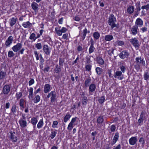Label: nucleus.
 <instances>
[{
  "label": "nucleus",
  "instance_id": "f257e3e1",
  "mask_svg": "<svg viewBox=\"0 0 149 149\" xmlns=\"http://www.w3.org/2000/svg\"><path fill=\"white\" fill-rule=\"evenodd\" d=\"M116 22V19L114 15L112 14H110L108 18V24L110 26L111 29L114 28H118L117 24L115 23Z\"/></svg>",
  "mask_w": 149,
  "mask_h": 149
},
{
  "label": "nucleus",
  "instance_id": "f03ea898",
  "mask_svg": "<svg viewBox=\"0 0 149 149\" xmlns=\"http://www.w3.org/2000/svg\"><path fill=\"white\" fill-rule=\"evenodd\" d=\"M19 123L21 127L24 128L27 126V122L25 114H22V117L19 120Z\"/></svg>",
  "mask_w": 149,
  "mask_h": 149
},
{
  "label": "nucleus",
  "instance_id": "7ed1b4c3",
  "mask_svg": "<svg viewBox=\"0 0 149 149\" xmlns=\"http://www.w3.org/2000/svg\"><path fill=\"white\" fill-rule=\"evenodd\" d=\"M120 58L124 59L127 58L130 56V53L127 50H123L118 55Z\"/></svg>",
  "mask_w": 149,
  "mask_h": 149
},
{
  "label": "nucleus",
  "instance_id": "20e7f679",
  "mask_svg": "<svg viewBox=\"0 0 149 149\" xmlns=\"http://www.w3.org/2000/svg\"><path fill=\"white\" fill-rule=\"evenodd\" d=\"M130 41L136 48L138 49L140 45L139 44V42L137 38H132L130 39Z\"/></svg>",
  "mask_w": 149,
  "mask_h": 149
},
{
  "label": "nucleus",
  "instance_id": "39448f33",
  "mask_svg": "<svg viewBox=\"0 0 149 149\" xmlns=\"http://www.w3.org/2000/svg\"><path fill=\"white\" fill-rule=\"evenodd\" d=\"M43 50L46 55H50L51 49L47 45H45L43 46Z\"/></svg>",
  "mask_w": 149,
  "mask_h": 149
},
{
  "label": "nucleus",
  "instance_id": "423d86ee",
  "mask_svg": "<svg viewBox=\"0 0 149 149\" xmlns=\"http://www.w3.org/2000/svg\"><path fill=\"white\" fill-rule=\"evenodd\" d=\"M135 63L136 64L140 65V64L141 63L143 66L145 65V62L143 58H141V57H136L135 58Z\"/></svg>",
  "mask_w": 149,
  "mask_h": 149
},
{
  "label": "nucleus",
  "instance_id": "0eeeda50",
  "mask_svg": "<svg viewBox=\"0 0 149 149\" xmlns=\"http://www.w3.org/2000/svg\"><path fill=\"white\" fill-rule=\"evenodd\" d=\"M22 47V45L21 43H17L12 48L13 51L15 52H17L21 49Z\"/></svg>",
  "mask_w": 149,
  "mask_h": 149
},
{
  "label": "nucleus",
  "instance_id": "6e6552de",
  "mask_svg": "<svg viewBox=\"0 0 149 149\" xmlns=\"http://www.w3.org/2000/svg\"><path fill=\"white\" fill-rule=\"evenodd\" d=\"M10 87L9 85H5L3 88L2 92L4 94H7L10 91Z\"/></svg>",
  "mask_w": 149,
  "mask_h": 149
},
{
  "label": "nucleus",
  "instance_id": "1a4fd4ad",
  "mask_svg": "<svg viewBox=\"0 0 149 149\" xmlns=\"http://www.w3.org/2000/svg\"><path fill=\"white\" fill-rule=\"evenodd\" d=\"M114 77L115 78H117L121 80L123 78V76L122 75V72L120 71H117L115 72Z\"/></svg>",
  "mask_w": 149,
  "mask_h": 149
},
{
  "label": "nucleus",
  "instance_id": "9d476101",
  "mask_svg": "<svg viewBox=\"0 0 149 149\" xmlns=\"http://www.w3.org/2000/svg\"><path fill=\"white\" fill-rule=\"evenodd\" d=\"M13 40V37L11 36H10L7 38L5 42V45L6 47H9L12 44Z\"/></svg>",
  "mask_w": 149,
  "mask_h": 149
},
{
  "label": "nucleus",
  "instance_id": "9b49d317",
  "mask_svg": "<svg viewBox=\"0 0 149 149\" xmlns=\"http://www.w3.org/2000/svg\"><path fill=\"white\" fill-rule=\"evenodd\" d=\"M145 113L143 111H142L140 116L139 118V119L138 120V122L139 123V125H141L143 124V123L145 117L144 115Z\"/></svg>",
  "mask_w": 149,
  "mask_h": 149
},
{
  "label": "nucleus",
  "instance_id": "f8f14e48",
  "mask_svg": "<svg viewBox=\"0 0 149 149\" xmlns=\"http://www.w3.org/2000/svg\"><path fill=\"white\" fill-rule=\"evenodd\" d=\"M137 142V138L136 136L132 137L129 139L130 144L131 145H135Z\"/></svg>",
  "mask_w": 149,
  "mask_h": 149
},
{
  "label": "nucleus",
  "instance_id": "ddd939ff",
  "mask_svg": "<svg viewBox=\"0 0 149 149\" xmlns=\"http://www.w3.org/2000/svg\"><path fill=\"white\" fill-rule=\"evenodd\" d=\"M51 96L50 99L51 102L52 103L55 100H56V92L54 91H52L51 92Z\"/></svg>",
  "mask_w": 149,
  "mask_h": 149
},
{
  "label": "nucleus",
  "instance_id": "4468645a",
  "mask_svg": "<svg viewBox=\"0 0 149 149\" xmlns=\"http://www.w3.org/2000/svg\"><path fill=\"white\" fill-rule=\"evenodd\" d=\"M10 133V139L12 140V141L14 142L17 141V138L15 132H14L11 131Z\"/></svg>",
  "mask_w": 149,
  "mask_h": 149
},
{
  "label": "nucleus",
  "instance_id": "2eb2a0df",
  "mask_svg": "<svg viewBox=\"0 0 149 149\" xmlns=\"http://www.w3.org/2000/svg\"><path fill=\"white\" fill-rule=\"evenodd\" d=\"M135 25L137 26V27H141L143 24V22L142 20L140 18H138L135 22Z\"/></svg>",
  "mask_w": 149,
  "mask_h": 149
},
{
  "label": "nucleus",
  "instance_id": "dca6fc26",
  "mask_svg": "<svg viewBox=\"0 0 149 149\" xmlns=\"http://www.w3.org/2000/svg\"><path fill=\"white\" fill-rule=\"evenodd\" d=\"M89 93L92 95V93L94 92L96 88V85L95 84H92L89 86Z\"/></svg>",
  "mask_w": 149,
  "mask_h": 149
},
{
  "label": "nucleus",
  "instance_id": "f3484780",
  "mask_svg": "<svg viewBox=\"0 0 149 149\" xmlns=\"http://www.w3.org/2000/svg\"><path fill=\"white\" fill-rule=\"evenodd\" d=\"M31 6L34 10L36 12L38 10V5L36 3L33 2L31 3Z\"/></svg>",
  "mask_w": 149,
  "mask_h": 149
},
{
  "label": "nucleus",
  "instance_id": "a211bd4d",
  "mask_svg": "<svg viewBox=\"0 0 149 149\" xmlns=\"http://www.w3.org/2000/svg\"><path fill=\"white\" fill-rule=\"evenodd\" d=\"M138 29V27L137 26L135 25L133 26L131 30V33L134 35H136L137 33V30Z\"/></svg>",
  "mask_w": 149,
  "mask_h": 149
},
{
  "label": "nucleus",
  "instance_id": "6ab92c4d",
  "mask_svg": "<svg viewBox=\"0 0 149 149\" xmlns=\"http://www.w3.org/2000/svg\"><path fill=\"white\" fill-rule=\"evenodd\" d=\"M96 61L97 63L99 65H102L104 63V61L103 59L100 57H96Z\"/></svg>",
  "mask_w": 149,
  "mask_h": 149
},
{
  "label": "nucleus",
  "instance_id": "aec40b11",
  "mask_svg": "<svg viewBox=\"0 0 149 149\" xmlns=\"http://www.w3.org/2000/svg\"><path fill=\"white\" fill-rule=\"evenodd\" d=\"M31 123L33 125V127L35 129L36 127V125L38 122L37 118L36 117L32 118L31 120Z\"/></svg>",
  "mask_w": 149,
  "mask_h": 149
},
{
  "label": "nucleus",
  "instance_id": "412c9836",
  "mask_svg": "<svg viewBox=\"0 0 149 149\" xmlns=\"http://www.w3.org/2000/svg\"><path fill=\"white\" fill-rule=\"evenodd\" d=\"M51 86L49 84H46L44 86V92L45 93H46L50 91Z\"/></svg>",
  "mask_w": 149,
  "mask_h": 149
},
{
  "label": "nucleus",
  "instance_id": "4be33fe9",
  "mask_svg": "<svg viewBox=\"0 0 149 149\" xmlns=\"http://www.w3.org/2000/svg\"><path fill=\"white\" fill-rule=\"evenodd\" d=\"M17 19V18L12 17L10 19V25L11 26H13L16 23Z\"/></svg>",
  "mask_w": 149,
  "mask_h": 149
},
{
  "label": "nucleus",
  "instance_id": "5701e85b",
  "mask_svg": "<svg viewBox=\"0 0 149 149\" xmlns=\"http://www.w3.org/2000/svg\"><path fill=\"white\" fill-rule=\"evenodd\" d=\"M61 66L57 64L54 69V71H55L56 73H58L61 72Z\"/></svg>",
  "mask_w": 149,
  "mask_h": 149
},
{
  "label": "nucleus",
  "instance_id": "b1692460",
  "mask_svg": "<svg viewBox=\"0 0 149 149\" xmlns=\"http://www.w3.org/2000/svg\"><path fill=\"white\" fill-rule=\"evenodd\" d=\"M134 7L132 6H129L127 9V13L130 14L132 13L134 11Z\"/></svg>",
  "mask_w": 149,
  "mask_h": 149
},
{
  "label": "nucleus",
  "instance_id": "393cba45",
  "mask_svg": "<svg viewBox=\"0 0 149 149\" xmlns=\"http://www.w3.org/2000/svg\"><path fill=\"white\" fill-rule=\"evenodd\" d=\"M113 36L110 35H107L105 36L104 39L106 41H110L113 40Z\"/></svg>",
  "mask_w": 149,
  "mask_h": 149
},
{
  "label": "nucleus",
  "instance_id": "a878e982",
  "mask_svg": "<svg viewBox=\"0 0 149 149\" xmlns=\"http://www.w3.org/2000/svg\"><path fill=\"white\" fill-rule=\"evenodd\" d=\"M91 81V78L89 77L88 78H87L86 80H85L84 82V85L86 87H88L89 86V84L90 83Z\"/></svg>",
  "mask_w": 149,
  "mask_h": 149
},
{
  "label": "nucleus",
  "instance_id": "bb28decb",
  "mask_svg": "<svg viewBox=\"0 0 149 149\" xmlns=\"http://www.w3.org/2000/svg\"><path fill=\"white\" fill-rule=\"evenodd\" d=\"M87 33V29L85 28L83 30L81 36L83 40H84L85 39Z\"/></svg>",
  "mask_w": 149,
  "mask_h": 149
},
{
  "label": "nucleus",
  "instance_id": "cd10ccee",
  "mask_svg": "<svg viewBox=\"0 0 149 149\" xmlns=\"http://www.w3.org/2000/svg\"><path fill=\"white\" fill-rule=\"evenodd\" d=\"M44 122L42 119H40L37 125V127L38 129L41 128L43 126Z\"/></svg>",
  "mask_w": 149,
  "mask_h": 149
},
{
  "label": "nucleus",
  "instance_id": "c85d7f7f",
  "mask_svg": "<svg viewBox=\"0 0 149 149\" xmlns=\"http://www.w3.org/2000/svg\"><path fill=\"white\" fill-rule=\"evenodd\" d=\"M93 36L95 39L97 40L100 37V35L99 32H96L93 33Z\"/></svg>",
  "mask_w": 149,
  "mask_h": 149
},
{
  "label": "nucleus",
  "instance_id": "c756f323",
  "mask_svg": "<svg viewBox=\"0 0 149 149\" xmlns=\"http://www.w3.org/2000/svg\"><path fill=\"white\" fill-rule=\"evenodd\" d=\"M33 89L32 87H30L29 89V95L28 97L29 99H32L33 97Z\"/></svg>",
  "mask_w": 149,
  "mask_h": 149
},
{
  "label": "nucleus",
  "instance_id": "7c9ffc66",
  "mask_svg": "<svg viewBox=\"0 0 149 149\" xmlns=\"http://www.w3.org/2000/svg\"><path fill=\"white\" fill-rule=\"evenodd\" d=\"M88 102V99L87 98L86 96H84L82 98V104L83 105L85 106L86 105Z\"/></svg>",
  "mask_w": 149,
  "mask_h": 149
},
{
  "label": "nucleus",
  "instance_id": "2f4dec72",
  "mask_svg": "<svg viewBox=\"0 0 149 149\" xmlns=\"http://www.w3.org/2000/svg\"><path fill=\"white\" fill-rule=\"evenodd\" d=\"M71 116L69 113H68L65 116L64 118V121L65 123H66L67 121L69 119Z\"/></svg>",
  "mask_w": 149,
  "mask_h": 149
},
{
  "label": "nucleus",
  "instance_id": "473e14b6",
  "mask_svg": "<svg viewBox=\"0 0 149 149\" xmlns=\"http://www.w3.org/2000/svg\"><path fill=\"white\" fill-rule=\"evenodd\" d=\"M104 121L103 116H100L97 119V123L98 124L102 123Z\"/></svg>",
  "mask_w": 149,
  "mask_h": 149
},
{
  "label": "nucleus",
  "instance_id": "72a5a7b5",
  "mask_svg": "<svg viewBox=\"0 0 149 149\" xmlns=\"http://www.w3.org/2000/svg\"><path fill=\"white\" fill-rule=\"evenodd\" d=\"M6 73L5 72L1 71L0 72V80L3 79L5 78Z\"/></svg>",
  "mask_w": 149,
  "mask_h": 149
},
{
  "label": "nucleus",
  "instance_id": "f704fd0d",
  "mask_svg": "<svg viewBox=\"0 0 149 149\" xmlns=\"http://www.w3.org/2000/svg\"><path fill=\"white\" fill-rule=\"evenodd\" d=\"M102 68L98 67L96 68L95 69L96 72L98 75L101 74L102 72Z\"/></svg>",
  "mask_w": 149,
  "mask_h": 149
},
{
  "label": "nucleus",
  "instance_id": "c9c22d12",
  "mask_svg": "<svg viewBox=\"0 0 149 149\" xmlns=\"http://www.w3.org/2000/svg\"><path fill=\"white\" fill-rule=\"evenodd\" d=\"M31 25V24L30 23L29 21L25 22L22 24V26L26 28H28L29 27L30 25Z\"/></svg>",
  "mask_w": 149,
  "mask_h": 149
},
{
  "label": "nucleus",
  "instance_id": "e433bc0d",
  "mask_svg": "<svg viewBox=\"0 0 149 149\" xmlns=\"http://www.w3.org/2000/svg\"><path fill=\"white\" fill-rule=\"evenodd\" d=\"M105 100V97L104 96H102L99 98L98 101L100 104L103 103Z\"/></svg>",
  "mask_w": 149,
  "mask_h": 149
},
{
  "label": "nucleus",
  "instance_id": "4c0bfd02",
  "mask_svg": "<svg viewBox=\"0 0 149 149\" xmlns=\"http://www.w3.org/2000/svg\"><path fill=\"white\" fill-rule=\"evenodd\" d=\"M40 100V97L39 95H37L33 99L34 102L35 103L38 102Z\"/></svg>",
  "mask_w": 149,
  "mask_h": 149
},
{
  "label": "nucleus",
  "instance_id": "58836bf2",
  "mask_svg": "<svg viewBox=\"0 0 149 149\" xmlns=\"http://www.w3.org/2000/svg\"><path fill=\"white\" fill-rule=\"evenodd\" d=\"M25 102L24 100L22 98L21 99L19 100V105L20 107L24 108V104Z\"/></svg>",
  "mask_w": 149,
  "mask_h": 149
},
{
  "label": "nucleus",
  "instance_id": "ea45409f",
  "mask_svg": "<svg viewBox=\"0 0 149 149\" xmlns=\"http://www.w3.org/2000/svg\"><path fill=\"white\" fill-rule=\"evenodd\" d=\"M29 39L31 40H32L33 41H35L36 39V34L34 33H32L30 35Z\"/></svg>",
  "mask_w": 149,
  "mask_h": 149
},
{
  "label": "nucleus",
  "instance_id": "a19ab883",
  "mask_svg": "<svg viewBox=\"0 0 149 149\" xmlns=\"http://www.w3.org/2000/svg\"><path fill=\"white\" fill-rule=\"evenodd\" d=\"M22 96V93L21 92L17 93L15 95L16 97L17 98V100H18Z\"/></svg>",
  "mask_w": 149,
  "mask_h": 149
},
{
  "label": "nucleus",
  "instance_id": "79ce46f5",
  "mask_svg": "<svg viewBox=\"0 0 149 149\" xmlns=\"http://www.w3.org/2000/svg\"><path fill=\"white\" fill-rule=\"evenodd\" d=\"M57 134L56 132L55 131H53L51 132L50 136V137L52 139H53L56 136Z\"/></svg>",
  "mask_w": 149,
  "mask_h": 149
},
{
  "label": "nucleus",
  "instance_id": "37998d69",
  "mask_svg": "<svg viewBox=\"0 0 149 149\" xmlns=\"http://www.w3.org/2000/svg\"><path fill=\"white\" fill-rule=\"evenodd\" d=\"M136 11H139L141 10L140 2L139 1L137 2V3H136Z\"/></svg>",
  "mask_w": 149,
  "mask_h": 149
},
{
  "label": "nucleus",
  "instance_id": "c03bdc74",
  "mask_svg": "<svg viewBox=\"0 0 149 149\" xmlns=\"http://www.w3.org/2000/svg\"><path fill=\"white\" fill-rule=\"evenodd\" d=\"M116 45L119 46H123L124 44V42L121 40H118L116 42Z\"/></svg>",
  "mask_w": 149,
  "mask_h": 149
},
{
  "label": "nucleus",
  "instance_id": "a18cd8bd",
  "mask_svg": "<svg viewBox=\"0 0 149 149\" xmlns=\"http://www.w3.org/2000/svg\"><path fill=\"white\" fill-rule=\"evenodd\" d=\"M64 62V59L63 58H60L59 59V66H62Z\"/></svg>",
  "mask_w": 149,
  "mask_h": 149
},
{
  "label": "nucleus",
  "instance_id": "49530a36",
  "mask_svg": "<svg viewBox=\"0 0 149 149\" xmlns=\"http://www.w3.org/2000/svg\"><path fill=\"white\" fill-rule=\"evenodd\" d=\"M15 54L12 51H9L8 52V56L9 57L11 58L14 56Z\"/></svg>",
  "mask_w": 149,
  "mask_h": 149
},
{
  "label": "nucleus",
  "instance_id": "de8ad7c7",
  "mask_svg": "<svg viewBox=\"0 0 149 149\" xmlns=\"http://www.w3.org/2000/svg\"><path fill=\"white\" fill-rule=\"evenodd\" d=\"M16 105L13 104V105L11 109L12 112L14 114L16 112Z\"/></svg>",
  "mask_w": 149,
  "mask_h": 149
},
{
  "label": "nucleus",
  "instance_id": "09e8293b",
  "mask_svg": "<svg viewBox=\"0 0 149 149\" xmlns=\"http://www.w3.org/2000/svg\"><path fill=\"white\" fill-rule=\"evenodd\" d=\"M35 47L38 49H40L42 48V45L41 43H37L35 45Z\"/></svg>",
  "mask_w": 149,
  "mask_h": 149
},
{
  "label": "nucleus",
  "instance_id": "8fccbe9b",
  "mask_svg": "<svg viewBox=\"0 0 149 149\" xmlns=\"http://www.w3.org/2000/svg\"><path fill=\"white\" fill-rule=\"evenodd\" d=\"M92 66L90 64H88L86 65L85 66L86 70L87 71H90Z\"/></svg>",
  "mask_w": 149,
  "mask_h": 149
},
{
  "label": "nucleus",
  "instance_id": "3c124183",
  "mask_svg": "<svg viewBox=\"0 0 149 149\" xmlns=\"http://www.w3.org/2000/svg\"><path fill=\"white\" fill-rule=\"evenodd\" d=\"M55 31H56L57 34L59 36H61L62 34V32L61 30H59L58 28H55Z\"/></svg>",
  "mask_w": 149,
  "mask_h": 149
},
{
  "label": "nucleus",
  "instance_id": "603ef678",
  "mask_svg": "<svg viewBox=\"0 0 149 149\" xmlns=\"http://www.w3.org/2000/svg\"><path fill=\"white\" fill-rule=\"evenodd\" d=\"M73 125L74 124L70 122L68 125L67 128L68 130L70 131L71 130L73 127Z\"/></svg>",
  "mask_w": 149,
  "mask_h": 149
},
{
  "label": "nucleus",
  "instance_id": "864d4df0",
  "mask_svg": "<svg viewBox=\"0 0 149 149\" xmlns=\"http://www.w3.org/2000/svg\"><path fill=\"white\" fill-rule=\"evenodd\" d=\"M91 56H90L89 57L88 56H86V60L85 61V62L86 63V64H89L91 62V59H90V57H91Z\"/></svg>",
  "mask_w": 149,
  "mask_h": 149
},
{
  "label": "nucleus",
  "instance_id": "5fc2aeb1",
  "mask_svg": "<svg viewBox=\"0 0 149 149\" xmlns=\"http://www.w3.org/2000/svg\"><path fill=\"white\" fill-rule=\"evenodd\" d=\"M95 49L93 45H91L89 49V53L91 54L94 52V49Z\"/></svg>",
  "mask_w": 149,
  "mask_h": 149
},
{
  "label": "nucleus",
  "instance_id": "6e6d98bb",
  "mask_svg": "<svg viewBox=\"0 0 149 149\" xmlns=\"http://www.w3.org/2000/svg\"><path fill=\"white\" fill-rule=\"evenodd\" d=\"M144 79L145 80H147L149 77V73L148 72H146L144 73Z\"/></svg>",
  "mask_w": 149,
  "mask_h": 149
},
{
  "label": "nucleus",
  "instance_id": "4d7b16f0",
  "mask_svg": "<svg viewBox=\"0 0 149 149\" xmlns=\"http://www.w3.org/2000/svg\"><path fill=\"white\" fill-rule=\"evenodd\" d=\"M119 137V133L118 132H116L113 137V139L117 141Z\"/></svg>",
  "mask_w": 149,
  "mask_h": 149
},
{
  "label": "nucleus",
  "instance_id": "13d9d810",
  "mask_svg": "<svg viewBox=\"0 0 149 149\" xmlns=\"http://www.w3.org/2000/svg\"><path fill=\"white\" fill-rule=\"evenodd\" d=\"M139 141L140 143L142 142V146H144V144L145 143V140L143 138V137L140 138V139H139Z\"/></svg>",
  "mask_w": 149,
  "mask_h": 149
},
{
  "label": "nucleus",
  "instance_id": "bf43d9fd",
  "mask_svg": "<svg viewBox=\"0 0 149 149\" xmlns=\"http://www.w3.org/2000/svg\"><path fill=\"white\" fill-rule=\"evenodd\" d=\"M116 127L114 125H113L111 126L110 130L111 132H114L116 130Z\"/></svg>",
  "mask_w": 149,
  "mask_h": 149
},
{
  "label": "nucleus",
  "instance_id": "052dcab7",
  "mask_svg": "<svg viewBox=\"0 0 149 149\" xmlns=\"http://www.w3.org/2000/svg\"><path fill=\"white\" fill-rule=\"evenodd\" d=\"M34 53L35 55V56L36 58V59L37 60H39V58L38 56V53H37V52L36 51H34Z\"/></svg>",
  "mask_w": 149,
  "mask_h": 149
},
{
  "label": "nucleus",
  "instance_id": "680f3d73",
  "mask_svg": "<svg viewBox=\"0 0 149 149\" xmlns=\"http://www.w3.org/2000/svg\"><path fill=\"white\" fill-rule=\"evenodd\" d=\"M120 69L122 72L124 73L126 69L125 66L122 65L120 66Z\"/></svg>",
  "mask_w": 149,
  "mask_h": 149
},
{
  "label": "nucleus",
  "instance_id": "e2e57ef3",
  "mask_svg": "<svg viewBox=\"0 0 149 149\" xmlns=\"http://www.w3.org/2000/svg\"><path fill=\"white\" fill-rule=\"evenodd\" d=\"M34 83V81L33 79H31L29 81V86H31Z\"/></svg>",
  "mask_w": 149,
  "mask_h": 149
},
{
  "label": "nucleus",
  "instance_id": "0e129e2a",
  "mask_svg": "<svg viewBox=\"0 0 149 149\" xmlns=\"http://www.w3.org/2000/svg\"><path fill=\"white\" fill-rule=\"evenodd\" d=\"M140 66L141 65L136 64V65H134V68L137 70H139L140 69Z\"/></svg>",
  "mask_w": 149,
  "mask_h": 149
},
{
  "label": "nucleus",
  "instance_id": "69168bd1",
  "mask_svg": "<svg viewBox=\"0 0 149 149\" xmlns=\"http://www.w3.org/2000/svg\"><path fill=\"white\" fill-rule=\"evenodd\" d=\"M58 124V122L57 121H54L53 122L52 127L53 128H55V127L54 126L57 125Z\"/></svg>",
  "mask_w": 149,
  "mask_h": 149
},
{
  "label": "nucleus",
  "instance_id": "338daca9",
  "mask_svg": "<svg viewBox=\"0 0 149 149\" xmlns=\"http://www.w3.org/2000/svg\"><path fill=\"white\" fill-rule=\"evenodd\" d=\"M141 9L144 10V9H146L147 10H148L149 9L148 8V6L147 5H146L143 6L141 7Z\"/></svg>",
  "mask_w": 149,
  "mask_h": 149
},
{
  "label": "nucleus",
  "instance_id": "774afa93",
  "mask_svg": "<svg viewBox=\"0 0 149 149\" xmlns=\"http://www.w3.org/2000/svg\"><path fill=\"white\" fill-rule=\"evenodd\" d=\"M121 146L120 144L118 145L116 147L113 148V149H121Z\"/></svg>",
  "mask_w": 149,
  "mask_h": 149
}]
</instances>
